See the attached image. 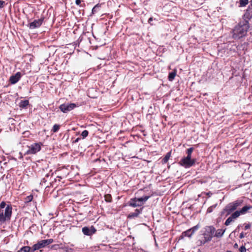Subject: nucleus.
<instances>
[{"label": "nucleus", "instance_id": "nucleus-1", "mask_svg": "<svg viewBox=\"0 0 252 252\" xmlns=\"http://www.w3.org/2000/svg\"><path fill=\"white\" fill-rule=\"evenodd\" d=\"M215 231L216 228L213 226H206L200 231V234L197 237L196 242L197 245L201 246L211 241Z\"/></svg>", "mask_w": 252, "mask_h": 252}, {"label": "nucleus", "instance_id": "nucleus-2", "mask_svg": "<svg viewBox=\"0 0 252 252\" xmlns=\"http://www.w3.org/2000/svg\"><path fill=\"white\" fill-rule=\"evenodd\" d=\"M249 28L248 20H243L239 22L233 30L232 37L234 39H239L245 36Z\"/></svg>", "mask_w": 252, "mask_h": 252}, {"label": "nucleus", "instance_id": "nucleus-3", "mask_svg": "<svg viewBox=\"0 0 252 252\" xmlns=\"http://www.w3.org/2000/svg\"><path fill=\"white\" fill-rule=\"evenodd\" d=\"M12 208L10 205H6L4 201L0 203V224L4 223L10 220Z\"/></svg>", "mask_w": 252, "mask_h": 252}, {"label": "nucleus", "instance_id": "nucleus-4", "mask_svg": "<svg viewBox=\"0 0 252 252\" xmlns=\"http://www.w3.org/2000/svg\"><path fill=\"white\" fill-rule=\"evenodd\" d=\"M243 202L244 200L242 198H239L233 202L228 203L221 212V215H222L225 213H226V216L230 215L239 207L242 206Z\"/></svg>", "mask_w": 252, "mask_h": 252}, {"label": "nucleus", "instance_id": "nucleus-5", "mask_svg": "<svg viewBox=\"0 0 252 252\" xmlns=\"http://www.w3.org/2000/svg\"><path fill=\"white\" fill-rule=\"evenodd\" d=\"M53 242V239H49L46 240H42L38 242L36 244H34L32 247L31 252H34V251L38 250L41 248H44L45 246L52 243Z\"/></svg>", "mask_w": 252, "mask_h": 252}, {"label": "nucleus", "instance_id": "nucleus-6", "mask_svg": "<svg viewBox=\"0 0 252 252\" xmlns=\"http://www.w3.org/2000/svg\"><path fill=\"white\" fill-rule=\"evenodd\" d=\"M41 142L35 143L28 146V150L26 152L28 155L35 154L41 150V146L42 145Z\"/></svg>", "mask_w": 252, "mask_h": 252}, {"label": "nucleus", "instance_id": "nucleus-7", "mask_svg": "<svg viewBox=\"0 0 252 252\" xmlns=\"http://www.w3.org/2000/svg\"><path fill=\"white\" fill-rule=\"evenodd\" d=\"M196 159L195 158L190 159L184 157L180 160L179 164L185 168H188L194 165L196 162Z\"/></svg>", "mask_w": 252, "mask_h": 252}, {"label": "nucleus", "instance_id": "nucleus-8", "mask_svg": "<svg viewBox=\"0 0 252 252\" xmlns=\"http://www.w3.org/2000/svg\"><path fill=\"white\" fill-rule=\"evenodd\" d=\"M76 107V105L75 103H63L61 104L59 108L62 112L63 113H66L71 110H73Z\"/></svg>", "mask_w": 252, "mask_h": 252}, {"label": "nucleus", "instance_id": "nucleus-9", "mask_svg": "<svg viewBox=\"0 0 252 252\" xmlns=\"http://www.w3.org/2000/svg\"><path fill=\"white\" fill-rule=\"evenodd\" d=\"M44 19V17H42L40 19L34 20L33 22L29 23L28 26L30 29L38 28L42 24Z\"/></svg>", "mask_w": 252, "mask_h": 252}, {"label": "nucleus", "instance_id": "nucleus-10", "mask_svg": "<svg viewBox=\"0 0 252 252\" xmlns=\"http://www.w3.org/2000/svg\"><path fill=\"white\" fill-rule=\"evenodd\" d=\"M200 227L199 224H197L195 226L192 228L183 232L182 235L185 237H191L192 235Z\"/></svg>", "mask_w": 252, "mask_h": 252}, {"label": "nucleus", "instance_id": "nucleus-11", "mask_svg": "<svg viewBox=\"0 0 252 252\" xmlns=\"http://www.w3.org/2000/svg\"><path fill=\"white\" fill-rule=\"evenodd\" d=\"M82 231L84 235L91 236L95 233L96 230L94 226L92 225L91 227H83L82 229Z\"/></svg>", "mask_w": 252, "mask_h": 252}, {"label": "nucleus", "instance_id": "nucleus-12", "mask_svg": "<svg viewBox=\"0 0 252 252\" xmlns=\"http://www.w3.org/2000/svg\"><path fill=\"white\" fill-rule=\"evenodd\" d=\"M21 77V72H18L14 75H12L10 76L9 78V81L10 82L11 84H14L16 83L20 79Z\"/></svg>", "mask_w": 252, "mask_h": 252}, {"label": "nucleus", "instance_id": "nucleus-13", "mask_svg": "<svg viewBox=\"0 0 252 252\" xmlns=\"http://www.w3.org/2000/svg\"><path fill=\"white\" fill-rule=\"evenodd\" d=\"M142 211L143 208H141L140 209H136L134 212L130 213L129 214L127 218L129 219H132L137 217L140 214L142 213Z\"/></svg>", "mask_w": 252, "mask_h": 252}, {"label": "nucleus", "instance_id": "nucleus-14", "mask_svg": "<svg viewBox=\"0 0 252 252\" xmlns=\"http://www.w3.org/2000/svg\"><path fill=\"white\" fill-rule=\"evenodd\" d=\"M138 201L137 199H135V200H134V198H131L130 201L128 202V205L130 206H131L132 207H136L141 206L143 203H139V202H137Z\"/></svg>", "mask_w": 252, "mask_h": 252}, {"label": "nucleus", "instance_id": "nucleus-15", "mask_svg": "<svg viewBox=\"0 0 252 252\" xmlns=\"http://www.w3.org/2000/svg\"><path fill=\"white\" fill-rule=\"evenodd\" d=\"M225 230H226V229H218L217 230H216V231L215 232L214 236L216 237L217 238L221 237L223 236L224 233L225 232Z\"/></svg>", "mask_w": 252, "mask_h": 252}, {"label": "nucleus", "instance_id": "nucleus-16", "mask_svg": "<svg viewBox=\"0 0 252 252\" xmlns=\"http://www.w3.org/2000/svg\"><path fill=\"white\" fill-rule=\"evenodd\" d=\"M250 3L252 7H249L247 10V11L245 14V16L249 19H252V0H250Z\"/></svg>", "mask_w": 252, "mask_h": 252}, {"label": "nucleus", "instance_id": "nucleus-17", "mask_svg": "<svg viewBox=\"0 0 252 252\" xmlns=\"http://www.w3.org/2000/svg\"><path fill=\"white\" fill-rule=\"evenodd\" d=\"M252 208V206L246 205L244 206L241 210H239L240 213L241 215L245 214L249 210Z\"/></svg>", "mask_w": 252, "mask_h": 252}, {"label": "nucleus", "instance_id": "nucleus-18", "mask_svg": "<svg viewBox=\"0 0 252 252\" xmlns=\"http://www.w3.org/2000/svg\"><path fill=\"white\" fill-rule=\"evenodd\" d=\"M151 196L152 195L144 196L143 197H140V198L135 197V198H134V200H135V199H137L138 202H139L140 203H142L143 202L146 201L148 199H149V198H150L151 197Z\"/></svg>", "mask_w": 252, "mask_h": 252}, {"label": "nucleus", "instance_id": "nucleus-19", "mask_svg": "<svg viewBox=\"0 0 252 252\" xmlns=\"http://www.w3.org/2000/svg\"><path fill=\"white\" fill-rule=\"evenodd\" d=\"M29 104V101L28 100H21L19 103V107L22 108H26Z\"/></svg>", "mask_w": 252, "mask_h": 252}, {"label": "nucleus", "instance_id": "nucleus-20", "mask_svg": "<svg viewBox=\"0 0 252 252\" xmlns=\"http://www.w3.org/2000/svg\"><path fill=\"white\" fill-rule=\"evenodd\" d=\"M32 250V248L29 246H24L20 249L19 252H31Z\"/></svg>", "mask_w": 252, "mask_h": 252}, {"label": "nucleus", "instance_id": "nucleus-21", "mask_svg": "<svg viewBox=\"0 0 252 252\" xmlns=\"http://www.w3.org/2000/svg\"><path fill=\"white\" fill-rule=\"evenodd\" d=\"M241 213L239 211H236L233 212L230 216L231 218L234 220L239 217L241 215Z\"/></svg>", "mask_w": 252, "mask_h": 252}, {"label": "nucleus", "instance_id": "nucleus-22", "mask_svg": "<svg viewBox=\"0 0 252 252\" xmlns=\"http://www.w3.org/2000/svg\"><path fill=\"white\" fill-rule=\"evenodd\" d=\"M171 157V152H168L162 160L163 163H166Z\"/></svg>", "mask_w": 252, "mask_h": 252}, {"label": "nucleus", "instance_id": "nucleus-23", "mask_svg": "<svg viewBox=\"0 0 252 252\" xmlns=\"http://www.w3.org/2000/svg\"><path fill=\"white\" fill-rule=\"evenodd\" d=\"M176 75V72L175 71L171 72L169 73L168 79L169 81H172L174 80Z\"/></svg>", "mask_w": 252, "mask_h": 252}, {"label": "nucleus", "instance_id": "nucleus-24", "mask_svg": "<svg viewBox=\"0 0 252 252\" xmlns=\"http://www.w3.org/2000/svg\"><path fill=\"white\" fill-rule=\"evenodd\" d=\"M249 3V0H239V7L245 6Z\"/></svg>", "mask_w": 252, "mask_h": 252}, {"label": "nucleus", "instance_id": "nucleus-25", "mask_svg": "<svg viewBox=\"0 0 252 252\" xmlns=\"http://www.w3.org/2000/svg\"><path fill=\"white\" fill-rule=\"evenodd\" d=\"M105 200L107 202H112V196L110 194H105L104 196Z\"/></svg>", "mask_w": 252, "mask_h": 252}, {"label": "nucleus", "instance_id": "nucleus-26", "mask_svg": "<svg viewBox=\"0 0 252 252\" xmlns=\"http://www.w3.org/2000/svg\"><path fill=\"white\" fill-rule=\"evenodd\" d=\"M60 128V126L58 124H55L53 126L52 131L53 132H57L58 131Z\"/></svg>", "mask_w": 252, "mask_h": 252}, {"label": "nucleus", "instance_id": "nucleus-27", "mask_svg": "<svg viewBox=\"0 0 252 252\" xmlns=\"http://www.w3.org/2000/svg\"><path fill=\"white\" fill-rule=\"evenodd\" d=\"M88 134H89L88 131L87 130H84L82 132V133L81 134V136L82 137L83 139H84L88 135Z\"/></svg>", "mask_w": 252, "mask_h": 252}, {"label": "nucleus", "instance_id": "nucleus-28", "mask_svg": "<svg viewBox=\"0 0 252 252\" xmlns=\"http://www.w3.org/2000/svg\"><path fill=\"white\" fill-rule=\"evenodd\" d=\"M234 220L232 219L231 217L230 216L225 221L224 224L226 226H228L230 224V223L233 221Z\"/></svg>", "mask_w": 252, "mask_h": 252}, {"label": "nucleus", "instance_id": "nucleus-29", "mask_svg": "<svg viewBox=\"0 0 252 252\" xmlns=\"http://www.w3.org/2000/svg\"><path fill=\"white\" fill-rule=\"evenodd\" d=\"M99 7H100V5H99V4H96L92 9V13L93 14H94V13L97 12V10L99 9Z\"/></svg>", "mask_w": 252, "mask_h": 252}, {"label": "nucleus", "instance_id": "nucleus-30", "mask_svg": "<svg viewBox=\"0 0 252 252\" xmlns=\"http://www.w3.org/2000/svg\"><path fill=\"white\" fill-rule=\"evenodd\" d=\"M33 199V196L32 195H30L29 196H28L25 198V201L26 202H31Z\"/></svg>", "mask_w": 252, "mask_h": 252}, {"label": "nucleus", "instance_id": "nucleus-31", "mask_svg": "<svg viewBox=\"0 0 252 252\" xmlns=\"http://www.w3.org/2000/svg\"><path fill=\"white\" fill-rule=\"evenodd\" d=\"M193 150H194L193 148H192V147L189 148L187 150L186 153H187V154H189V155L192 154V153Z\"/></svg>", "mask_w": 252, "mask_h": 252}, {"label": "nucleus", "instance_id": "nucleus-32", "mask_svg": "<svg viewBox=\"0 0 252 252\" xmlns=\"http://www.w3.org/2000/svg\"><path fill=\"white\" fill-rule=\"evenodd\" d=\"M239 251L240 252H246V249L244 246H242L239 248Z\"/></svg>", "mask_w": 252, "mask_h": 252}, {"label": "nucleus", "instance_id": "nucleus-33", "mask_svg": "<svg viewBox=\"0 0 252 252\" xmlns=\"http://www.w3.org/2000/svg\"><path fill=\"white\" fill-rule=\"evenodd\" d=\"M4 3L5 2L4 1L0 0V8L3 7Z\"/></svg>", "mask_w": 252, "mask_h": 252}, {"label": "nucleus", "instance_id": "nucleus-34", "mask_svg": "<svg viewBox=\"0 0 252 252\" xmlns=\"http://www.w3.org/2000/svg\"><path fill=\"white\" fill-rule=\"evenodd\" d=\"M81 139L80 138L78 137L76 139H75L74 141H72V144L76 143L78 142Z\"/></svg>", "mask_w": 252, "mask_h": 252}, {"label": "nucleus", "instance_id": "nucleus-35", "mask_svg": "<svg viewBox=\"0 0 252 252\" xmlns=\"http://www.w3.org/2000/svg\"><path fill=\"white\" fill-rule=\"evenodd\" d=\"M65 249H66V250H65L66 252H72V251H73V249L72 248H66Z\"/></svg>", "mask_w": 252, "mask_h": 252}, {"label": "nucleus", "instance_id": "nucleus-36", "mask_svg": "<svg viewBox=\"0 0 252 252\" xmlns=\"http://www.w3.org/2000/svg\"><path fill=\"white\" fill-rule=\"evenodd\" d=\"M251 227V225L250 224H247L245 226V230H247V229H248L250 228Z\"/></svg>", "mask_w": 252, "mask_h": 252}, {"label": "nucleus", "instance_id": "nucleus-37", "mask_svg": "<svg viewBox=\"0 0 252 252\" xmlns=\"http://www.w3.org/2000/svg\"><path fill=\"white\" fill-rule=\"evenodd\" d=\"M244 237H245V235H244V232H241V233H240V234L239 238H240V239H242V238H244Z\"/></svg>", "mask_w": 252, "mask_h": 252}, {"label": "nucleus", "instance_id": "nucleus-38", "mask_svg": "<svg viewBox=\"0 0 252 252\" xmlns=\"http://www.w3.org/2000/svg\"><path fill=\"white\" fill-rule=\"evenodd\" d=\"M185 158H187L188 159H192L193 158H191V154H187V156Z\"/></svg>", "mask_w": 252, "mask_h": 252}, {"label": "nucleus", "instance_id": "nucleus-39", "mask_svg": "<svg viewBox=\"0 0 252 252\" xmlns=\"http://www.w3.org/2000/svg\"><path fill=\"white\" fill-rule=\"evenodd\" d=\"M81 1H82L81 0H75V3L77 5H79L81 3Z\"/></svg>", "mask_w": 252, "mask_h": 252}, {"label": "nucleus", "instance_id": "nucleus-40", "mask_svg": "<svg viewBox=\"0 0 252 252\" xmlns=\"http://www.w3.org/2000/svg\"><path fill=\"white\" fill-rule=\"evenodd\" d=\"M29 133H30V132H29V131H25V132L23 133V134H25V135H28V134H29Z\"/></svg>", "mask_w": 252, "mask_h": 252}, {"label": "nucleus", "instance_id": "nucleus-41", "mask_svg": "<svg viewBox=\"0 0 252 252\" xmlns=\"http://www.w3.org/2000/svg\"><path fill=\"white\" fill-rule=\"evenodd\" d=\"M29 133H30V132H29V131H25V132L23 133V134H25V135H28V134H29Z\"/></svg>", "mask_w": 252, "mask_h": 252}, {"label": "nucleus", "instance_id": "nucleus-42", "mask_svg": "<svg viewBox=\"0 0 252 252\" xmlns=\"http://www.w3.org/2000/svg\"><path fill=\"white\" fill-rule=\"evenodd\" d=\"M212 211V208L211 207L209 208L207 210V212H211Z\"/></svg>", "mask_w": 252, "mask_h": 252}, {"label": "nucleus", "instance_id": "nucleus-43", "mask_svg": "<svg viewBox=\"0 0 252 252\" xmlns=\"http://www.w3.org/2000/svg\"><path fill=\"white\" fill-rule=\"evenodd\" d=\"M153 21V18L151 17V18H150L149 19V20H148V22H149V23H150V22H151V21Z\"/></svg>", "mask_w": 252, "mask_h": 252}, {"label": "nucleus", "instance_id": "nucleus-44", "mask_svg": "<svg viewBox=\"0 0 252 252\" xmlns=\"http://www.w3.org/2000/svg\"><path fill=\"white\" fill-rule=\"evenodd\" d=\"M238 244H237V243H235V244H234V247L235 248H238Z\"/></svg>", "mask_w": 252, "mask_h": 252}, {"label": "nucleus", "instance_id": "nucleus-45", "mask_svg": "<svg viewBox=\"0 0 252 252\" xmlns=\"http://www.w3.org/2000/svg\"><path fill=\"white\" fill-rule=\"evenodd\" d=\"M46 182V180L45 179V178L42 179L41 180V182L45 183Z\"/></svg>", "mask_w": 252, "mask_h": 252}, {"label": "nucleus", "instance_id": "nucleus-46", "mask_svg": "<svg viewBox=\"0 0 252 252\" xmlns=\"http://www.w3.org/2000/svg\"><path fill=\"white\" fill-rule=\"evenodd\" d=\"M241 226V225H238V227H237V228H236V231H237V230H238L239 229H240V227Z\"/></svg>", "mask_w": 252, "mask_h": 252}, {"label": "nucleus", "instance_id": "nucleus-47", "mask_svg": "<svg viewBox=\"0 0 252 252\" xmlns=\"http://www.w3.org/2000/svg\"><path fill=\"white\" fill-rule=\"evenodd\" d=\"M49 176V174H47L46 175V177H48Z\"/></svg>", "mask_w": 252, "mask_h": 252}, {"label": "nucleus", "instance_id": "nucleus-48", "mask_svg": "<svg viewBox=\"0 0 252 252\" xmlns=\"http://www.w3.org/2000/svg\"><path fill=\"white\" fill-rule=\"evenodd\" d=\"M3 215H5V209H4Z\"/></svg>", "mask_w": 252, "mask_h": 252}, {"label": "nucleus", "instance_id": "nucleus-49", "mask_svg": "<svg viewBox=\"0 0 252 252\" xmlns=\"http://www.w3.org/2000/svg\"><path fill=\"white\" fill-rule=\"evenodd\" d=\"M227 252H232L230 251H227Z\"/></svg>", "mask_w": 252, "mask_h": 252}]
</instances>
